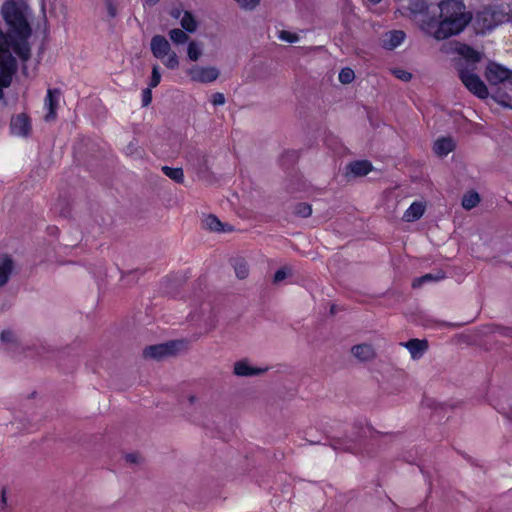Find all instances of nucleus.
I'll use <instances>...</instances> for the list:
<instances>
[{"label": "nucleus", "mask_w": 512, "mask_h": 512, "mask_svg": "<svg viewBox=\"0 0 512 512\" xmlns=\"http://www.w3.org/2000/svg\"><path fill=\"white\" fill-rule=\"evenodd\" d=\"M440 20L428 18L426 12L416 21L419 28L437 40L461 33L472 17L461 0H443L439 4Z\"/></svg>", "instance_id": "obj_1"}, {"label": "nucleus", "mask_w": 512, "mask_h": 512, "mask_svg": "<svg viewBox=\"0 0 512 512\" xmlns=\"http://www.w3.org/2000/svg\"><path fill=\"white\" fill-rule=\"evenodd\" d=\"M442 51L447 54L456 53L459 56L455 59V65L462 83L478 98H487L489 94L488 89L475 73L476 64L482 60L483 54L466 44L458 42L444 45Z\"/></svg>", "instance_id": "obj_2"}, {"label": "nucleus", "mask_w": 512, "mask_h": 512, "mask_svg": "<svg viewBox=\"0 0 512 512\" xmlns=\"http://www.w3.org/2000/svg\"><path fill=\"white\" fill-rule=\"evenodd\" d=\"M1 12L7 25L19 37V40L26 41L31 34V29L27 21V6L15 1H7L3 5Z\"/></svg>", "instance_id": "obj_3"}, {"label": "nucleus", "mask_w": 512, "mask_h": 512, "mask_svg": "<svg viewBox=\"0 0 512 512\" xmlns=\"http://www.w3.org/2000/svg\"><path fill=\"white\" fill-rule=\"evenodd\" d=\"M511 18L508 5L484 7L475 16L474 24L479 33H486Z\"/></svg>", "instance_id": "obj_4"}, {"label": "nucleus", "mask_w": 512, "mask_h": 512, "mask_svg": "<svg viewBox=\"0 0 512 512\" xmlns=\"http://www.w3.org/2000/svg\"><path fill=\"white\" fill-rule=\"evenodd\" d=\"M150 49L153 56L159 59L166 68L174 70L179 67V57L164 36H153L150 42Z\"/></svg>", "instance_id": "obj_5"}, {"label": "nucleus", "mask_w": 512, "mask_h": 512, "mask_svg": "<svg viewBox=\"0 0 512 512\" xmlns=\"http://www.w3.org/2000/svg\"><path fill=\"white\" fill-rule=\"evenodd\" d=\"M186 76L192 83L209 84L220 76V70L214 65L194 64L185 70Z\"/></svg>", "instance_id": "obj_6"}, {"label": "nucleus", "mask_w": 512, "mask_h": 512, "mask_svg": "<svg viewBox=\"0 0 512 512\" xmlns=\"http://www.w3.org/2000/svg\"><path fill=\"white\" fill-rule=\"evenodd\" d=\"M485 76L488 82L492 85L505 82L512 85V71L497 63H490L487 66Z\"/></svg>", "instance_id": "obj_7"}, {"label": "nucleus", "mask_w": 512, "mask_h": 512, "mask_svg": "<svg viewBox=\"0 0 512 512\" xmlns=\"http://www.w3.org/2000/svg\"><path fill=\"white\" fill-rule=\"evenodd\" d=\"M182 346L181 342L171 341L164 344L150 346L145 350V355L147 357L161 359L166 356L173 355L179 347Z\"/></svg>", "instance_id": "obj_8"}, {"label": "nucleus", "mask_w": 512, "mask_h": 512, "mask_svg": "<svg viewBox=\"0 0 512 512\" xmlns=\"http://www.w3.org/2000/svg\"><path fill=\"white\" fill-rule=\"evenodd\" d=\"M60 102V92L58 90L49 89L44 100V109L46 114L45 121L50 122L56 118V110Z\"/></svg>", "instance_id": "obj_9"}, {"label": "nucleus", "mask_w": 512, "mask_h": 512, "mask_svg": "<svg viewBox=\"0 0 512 512\" xmlns=\"http://www.w3.org/2000/svg\"><path fill=\"white\" fill-rule=\"evenodd\" d=\"M401 9L410 12L411 17L417 21L427 10L424 0H395Z\"/></svg>", "instance_id": "obj_10"}, {"label": "nucleus", "mask_w": 512, "mask_h": 512, "mask_svg": "<svg viewBox=\"0 0 512 512\" xmlns=\"http://www.w3.org/2000/svg\"><path fill=\"white\" fill-rule=\"evenodd\" d=\"M31 131V122L26 114H18L11 120V132L19 137L28 136Z\"/></svg>", "instance_id": "obj_11"}, {"label": "nucleus", "mask_w": 512, "mask_h": 512, "mask_svg": "<svg viewBox=\"0 0 512 512\" xmlns=\"http://www.w3.org/2000/svg\"><path fill=\"white\" fill-rule=\"evenodd\" d=\"M267 368L253 366L247 360H240L234 364V374L240 377H250L264 373Z\"/></svg>", "instance_id": "obj_12"}, {"label": "nucleus", "mask_w": 512, "mask_h": 512, "mask_svg": "<svg viewBox=\"0 0 512 512\" xmlns=\"http://www.w3.org/2000/svg\"><path fill=\"white\" fill-rule=\"evenodd\" d=\"M406 34L402 30H392L383 35L382 45L385 49L393 50L405 40Z\"/></svg>", "instance_id": "obj_13"}, {"label": "nucleus", "mask_w": 512, "mask_h": 512, "mask_svg": "<svg viewBox=\"0 0 512 512\" xmlns=\"http://www.w3.org/2000/svg\"><path fill=\"white\" fill-rule=\"evenodd\" d=\"M352 355L359 361H369L376 356L374 347L371 344L362 343L351 348Z\"/></svg>", "instance_id": "obj_14"}, {"label": "nucleus", "mask_w": 512, "mask_h": 512, "mask_svg": "<svg viewBox=\"0 0 512 512\" xmlns=\"http://www.w3.org/2000/svg\"><path fill=\"white\" fill-rule=\"evenodd\" d=\"M401 345H403L409 351L413 359L421 358L428 348L427 341L419 339H412L402 343Z\"/></svg>", "instance_id": "obj_15"}, {"label": "nucleus", "mask_w": 512, "mask_h": 512, "mask_svg": "<svg viewBox=\"0 0 512 512\" xmlns=\"http://www.w3.org/2000/svg\"><path fill=\"white\" fill-rule=\"evenodd\" d=\"M426 210V204L422 201L413 202L404 212L403 219L406 222H414L420 219Z\"/></svg>", "instance_id": "obj_16"}, {"label": "nucleus", "mask_w": 512, "mask_h": 512, "mask_svg": "<svg viewBox=\"0 0 512 512\" xmlns=\"http://www.w3.org/2000/svg\"><path fill=\"white\" fill-rule=\"evenodd\" d=\"M455 148V143L450 137L438 138L433 145V151L437 156L444 157L452 152Z\"/></svg>", "instance_id": "obj_17"}, {"label": "nucleus", "mask_w": 512, "mask_h": 512, "mask_svg": "<svg viewBox=\"0 0 512 512\" xmlns=\"http://www.w3.org/2000/svg\"><path fill=\"white\" fill-rule=\"evenodd\" d=\"M1 343L8 350H17L20 346V338L18 334L11 329H4L0 334Z\"/></svg>", "instance_id": "obj_18"}, {"label": "nucleus", "mask_w": 512, "mask_h": 512, "mask_svg": "<svg viewBox=\"0 0 512 512\" xmlns=\"http://www.w3.org/2000/svg\"><path fill=\"white\" fill-rule=\"evenodd\" d=\"M186 54L188 60L192 62L199 61L204 55V44L198 40H189L186 47Z\"/></svg>", "instance_id": "obj_19"}, {"label": "nucleus", "mask_w": 512, "mask_h": 512, "mask_svg": "<svg viewBox=\"0 0 512 512\" xmlns=\"http://www.w3.org/2000/svg\"><path fill=\"white\" fill-rule=\"evenodd\" d=\"M13 270V261L7 255L0 256V287L7 283Z\"/></svg>", "instance_id": "obj_20"}, {"label": "nucleus", "mask_w": 512, "mask_h": 512, "mask_svg": "<svg viewBox=\"0 0 512 512\" xmlns=\"http://www.w3.org/2000/svg\"><path fill=\"white\" fill-rule=\"evenodd\" d=\"M182 29L187 33L193 34L198 30L199 23L196 17L189 11H185L182 18L179 20Z\"/></svg>", "instance_id": "obj_21"}, {"label": "nucleus", "mask_w": 512, "mask_h": 512, "mask_svg": "<svg viewBox=\"0 0 512 512\" xmlns=\"http://www.w3.org/2000/svg\"><path fill=\"white\" fill-rule=\"evenodd\" d=\"M372 169V166L370 162L368 161H356L348 166V170L351 174L354 176H365L367 175Z\"/></svg>", "instance_id": "obj_22"}, {"label": "nucleus", "mask_w": 512, "mask_h": 512, "mask_svg": "<svg viewBox=\"0 0 512 512\" xmlns=\"http://www.w3.org/2000/svg\"><path fill=\"white\" fill-rule=\"evenodd\" d=\"M189 33H187L184 29L182 28H173L171 29L169 32H168V36L170 38V40L175 44V45H183V44H187L190 40L189 38Z\"/></svg>", "instance_id": "obj_23"}, {"label": "nucleus", "mask_w": 512, "mask_h": 512, "mask_svg": "<svg viewBox=\"0 0 512 512\" xmlns=\"http://www.w3.org/2000/svg\"><path fill=\"white\" fill-rule=\"evenodd\" d=\"M162 171L167 177H169L170 179L174 180L177 183H182L184 181V173L181 168L163 166Z\"/></svg>", "instance_id": "obj_24"}, {"label": "nucleus", "mask_w": 512, "mask_h": 512, "mask_svg": "<svg viewBox=\"0 0 512 512\" xmlns=\"http://www.w3.org/2000/svg\"><path fill=\"white\" fill-rule=\"evenodd\" d=\"M480 197L476 192H469L463 196L462 206L466 210H470L478 205Z\"/></svg>", "instance_id": "obj_25"}, {"label": "nucleus", "mask_w": 512, "mask_h": 512, "mask_svg": "<svg viewBox=\"0 0 512 512\" xmlns=\"http://www.w3.org/2000/svg\"><path fill=\"white\" fill-rule=\"evenodd\" d=\"M204 225L206 228H208L211 231H222L223 230L222 223L220 222V220L217 217H215L213 215H208L207 217H205Z\"/></svg>", "instance_id": "obj_26"}, {"label": "nucleus", "mask_w": 512, "mask_h": 512, "mask_svg": "<svg viewBox=\"0 0 512 512\" xmlns=\"http://www.w3.org/2000/svg\"><path fill=\"white\" fill-rule=\"evenodd\" d=\"M339 81L343 84L351 83L355 78V73L350 68H343L339 73Z\"/></svg>", "instance_id": "obj_27"}, {"label": "nucleus", "mask_w": 512, "mask_h": 512, "mask_svg": "<svg viewBox=\"0 0 512 512\" xmlns=\"http://www.w3.org/2000/svg\"><path fill=\"white\" fill-rule=\"evenodd\" d=\"M0 512H12L8 504L7 489L2 487L0 490Z\"/></svg>", "instance_id": "obj_28"}, {"label": "nucleus", "mask_w": 512, "mask_h": 512, "mask_svg": "<svg viewBox=\"0 0 512 512\" xmlns=\"http://www.w3.org/2000/svg\"><path fill=\"white\" fill-rule=\"evenodd\" d=\"M238 278L244 279L248 275V266L244 261H237L234 265Z\"/></svg>", "instance_id": "obj_29"}, {"label": "nucleus", "mask_w": 512, "mask_h": 512, "mask_svg": "<svg viewBox=\"0 0 512 512\" xmlns=\"http://www.w3.org/2000/svg\"><path fill=\"white\" fill-rule=\"evenodd\" d=\"M444 277V275H439V276H434L433 274H426L420 278H417L413 281V287H419L421 286L424 282H427V281H437L439 279H442Z\"/></svg>", "instance_id": "obj_30"}, {"label": "nucleus", "mask_w": 512, "mask_h": 512, "mask_svg": "<svg viewBox=\"0 0 512 512\" xmlns=\"http://www.w3.org/2000/svg\"><path fill=\"white\" fill-rule=\"evenodd\" d=\"M161 81V73H160V68L158 65H155L153 68H152V75H151V79H150V83H149V87L150 88H155L158 86V84L160 83Z\"/></svg>", "instance_id": "obj_31"}, {"label": "nucleus", "mask_w": 512, "mask_h": 512, "mask_svg": "<svg viewBox=\"0 0 512 512\" xmlns=\"http://www.w3.org/2000/svg\"><path fill=\"white\" fill-rule=\"evenodd\" d=\"M292 271H291V268L289 267H283L281 269H279L278 271H276L275 275H274V283H279L283 280H285L289 275H291Z\"/></svg>", "instance_id": "obj_32"}, {"label": "nucleus", "mask_w": 512, "mask_h": 512, "mask_svg": "<svg viewBox=\"0 0 512 512\" xmlns=\"http://www.w3.org/2000/svg\"><path fill=\"white\" fill-rule=\"evenodd\" d=\"M392 74L403 82H408L412 78V74L404 69L396 68L392 70Z\"/></svg>", "instance_id": "obj_33"}, {"label": "nucleus", "mask_w": 512, "mask_h": 512, "mask_svg": "<svg viewBox=\"0 0 512 512\" xmlns=\"http://www.w3.org/2000/svg\"><path fill=\"white\" fill-rule=\"evenodd\" d=\"M295 213L301 217H308L312 213V208L306 203H300L296 206Z\"/></svg>", "instance_id": "obj_34"}, {"label": "nucleus", "mask_w": 512, "mask_h": 512, "mask_svg": "<svg viewBox=\"0 0 512 512\" xmlns=\"http://www.w3.org/2000/svg\"><path fill=\"white\" fill-rule=\"evenodd\" d=\"M241 8L253 10L258 6L261 0H234Z\"/></svg>", "instance_id": "obj_35"}, {"label": "nucleus", "mask_w": 512, "mask_h": 512, "mask_svg": "<svg viewBox=\"0 0 512 512\" xmlns=\"http://www.w3.org/2000/svg\"><path fill=\"white\" fill-rule=\"evenodd\" d=\"M211 103H212L214 106H221V105H224V104H225V96H224V94H222V93H220V92L214 93V94L211 96Z\"/></svg>", "instance_id": "obj_36"}, {"label": "nucleus", "mask_w": 512, "mask_h": 512, "mask_svg": "<svg viewBox=\"0 0 512 512\" xmlns=\"http://www.w3.org/2000/svg\"><path fill=\"white\" fill-rule=\"evenodd\" d=\"M279 38L290 43L295 42L298 39L295 34L288 31H281L279 34Z\"/></svg>", "instance_id": "obj_37"}, {"label": "nucleus", "mask_w": 512, "mask_h": 512, "mask_svg": "<svg viewBox=\"0 0 512 512\" xmlns=\"http://www.w3.org/2000/svg\"><path fill=\"white\" fill-rule=\"evenodd\" d=\"M150 87L145 89L142 93V104L143 106H148L152 101V92Z\"/></svg>", "instance_id": "obj_38"}, {"label": "nucleus", "mask_w": 512, "mask_h": 512, "mask_svg": "<svg viewBox=\"0 0 512 512\" xmlns=\"http://www.w3.org/2000/svg\"><path fill=\"white\" fill-rule=\"evenodd\" d=\"M185 13V10H181L179 8H173L171 11H170V15L171 17L175 18V19H178L180 20L183 16V14Z\"/></svg>", "instance_id": "obj_39"}, {"label": "nucleus", "mask_w": 512, "mask_h": 512, "mask_svg": "<svg viewBox=\"0 0 512 512\" xmlns=\"http://www.w3.org/2000/svg\"><path fill=\"white\" fill-rule=\"evenodd\" d=\"M127 460L130 461V462H136V456L128 455L127 456Z\"/></svg>", "instance_id": "obj_40"}, {"label": "nucleus", "mask_w": 512, "mask_h": 512, "mask_svg": "<svg viewBox=\"0 0 512 512\" xmlns=\"http://www.w3.org/2000/svg\"><path fill=\"white\" fill-rule=\"evenodd\" d=\"M368 1L375 5V4L380 3L382 0H368Z\"/></svg>", "instance_id": "obj_41"}, {"label": "nucleus", "mask_w": 512, "mask_h": 512, "mask_svg": "<svg viewBox=\"0 0 512 512\" xmlns=\"http://www.w3.org/2000/svg\"><path fill=\"white\" fill-rule=\"evenodd\" d=\"M146 1L151 3V4H155L158 0H146Z\"/></svg>", "instance_id": "obj_42"}]
</instances>
